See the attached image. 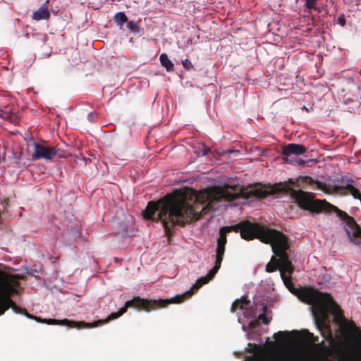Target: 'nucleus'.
<instances>
[{
  "mask_svg": "<svg viewBox=\"0 0 361 361\" xmlns=\"http://www.w3.org/2000/svg\"><path fill=\"white\" fill-rule=\"evenodd\" d=\"M262 192L254 185H230L214 187L197 192L191 188L176 190L157 202H149L145 216L159 221L166 231L175 225H183L192 219H198L201 214L216 200H244L261 196Z\"/></svg>",
  "mask_w": 361,
  "mask_h": 361,
  "instance_id": "f257e3e1",
  "label": "nucleus"
},
{
  "mask_svg": "<svg viewBox=\"0 0 361 361\" xmlns=\"http://www.w3.org/2000/svg\"><path fill=\"white\" fill-rule=\"evenodd\" d=\"M249 346L254 354L246 361H329L324 340L319 343L318 337L306 331L290 346H282L274 341L264 348L255 344Z\"/></svg>",
  "mask_w": 361,
  "mask_h": 361,
  "instance_id": "f03ea898",
  "label": "nucleus"
},
{
  "mask_svg": "<svg viewBox=\"0 0 361 361\" xmlns=\"http://www.w3.org/2000/svg\"><path fill=\"white\" fill-rule=\"evenodd\" d=\"M218 271L219 270H215L214 266L213 269L209 271L207 276L198 279L190 290L186 291L183 294L177 295L171 299L147 300L140 298V297H135L133 299L126 301L123 307L121 308L118 312L111 313L106 319H99L93 323H86L85 322H75L65 319L61 320V324L66 325L72 328H80L81 326L86 328L96 327L99 324H106L110 320L117 319L123 314L126 312L127 308L130 307L141 309L147 312H150L152 310L166 307L169 304L180 303L187 296L192 295V289H198L202 285L207 283L210 280L212 279Z\"/></svg>",
  "mask_w": 361,
  "mask_h": 361,
  "instance_id": "7ed1b4c3",
  "label": "nucleus"
},
{
  "mask_svg": "<svg viewBox=\"0 0 361 361\" xmlns=\"http://www.w3.org/2000/svg\"><path fill=\"white\" fill-rule=\"evenodd\" d=\"M291 195L298 205L311 212H320L323 211L334 212L344 221V228L351 242L359 245L361 243V228L345 212L329 204L324 200H312L307 193L301 190H292Z\"/></svg>",
  "mask_w": 361,
  "mask_h": 361,
  "instance_id": "20e7f679",
  "label": "nucleus"
},
{
  "mask_svg": "<svg viewBox=\"0 0 361 361\" xmlns=\"http://www.w3.org/2000/svg\"><path fill=\"white\" fill-rule=\"evenodd\" d=\"M245 224H255L249 221L241 222L235 226L222 227L219 231V238L217 240V246L216 250V260H215V270H219L223 260V256L225 252V245L227 242L226 234L231 231L238 232L240 231L242 236L243 225Z\"/></svg>",
  "mask_w": 361,
  "mask_h": 361,
  "instance_id": "39448f33",
  "label": "nucleus"
},
{
  "mask_svg": "<svg viewBox=\"0 0 361 361\" xmlns=\"http://www.w3.org/2000/svg\"><path fill=\"white\" fill-rule=\"evenodd\" d=\"M66 152L58 147H48L37 142L33 144L32 159H44L51 161L55 158H65Z\"/></svg>",
  "mask_w": 361,
  "mask_h": 361,
  "instance_id": "423d86ee",
  "label": "nucleus"
},
{
  "mask_svg": "<svg viewBox=\"0 0 361 361\" xmlns=\"http://www.w3.org/2000/svg\"><path fill=\"white\" fill-rule=\"evenodd\" d=\"M283 160L288 164H297L302 165L306 161L301 159L295 158L294 156L303 154L306 152L305 146L299 144H288L283 147Z\"/></svg>",
  "mask_w": 361,
  "mask_h": 361,
  "instance_id": "0eeeda50",
  "label": "nucleus"
},
{
  "mask_svg": "<svg viewBox=\"0 0 361 361\" xmlns=\"http://www.w3.org/2000/svg\"><path fill=\"white\" fill-rule=\"evenodd\" d=\"M240 310L242 312V314L247 318L249 321V329H252L255 324V315L254 311L250 307V302L245 298H241L240 300H235L231 307L232 312H236L238 310Z\"/></svg>",
  "mask_w": 361,
  "mask_h": 361,
  "instance_id": "6e6552de",
  "label": "nucleus"
},
{
  "mask_svg": "<svg viewBox=\"0 0 361 361\" xmlns=\"http://www.w3.org/2000/svg\"><path fill=\"white\" fill-rule=\"evenodd\" d=\"M49 3V0L46 1L38 10L32 13V18L35 20H47L49 18V12L48 11L47 4Z\"/></svg>",
  "mask_w": 361,
  "mask_h": 361,
  "instance_id": "1a4fd4ad",
  "label": "nucleus"
},
{
  "mask_svg": "<svg viewBox=\"0 0 361 361\" xmlns=\"http://www.w3.org/2000/svg\"><path fill=\"white\" fill-rule=\"evenodd\" d=\"M161 65L166 68L167 71H171L173 69V63L169 59L166 54H161L159 57Z\"/></svg>",
  "mask_w": 361,
  "mask_h": 361,
  "instance_id": "9d476101",
  "label": "nucleus"
},
{
  "mask_svg": "<svg viewBox=\"0 0 361 361\" xmlns=\"http://www.w3.org/2000/svg\"><path fill=\"white\" fill-rule=\"evenodd\" d=\"M114 20L115 23L120 27H121L123 23H128V18L123 12L116 13L114 16Z\"/></svg>",
  "mask_w": 361,
  "mask_h": 361,
  "instance_id": "9b49d317",
  "label": "nucleus"
},
{
  "mask_svg": "<svg viewBox=\"0 0 361 361\" xmlns=\"http://www.w3.org/2000/svg\"><path fill=\"white\" fill-rule=\"evenodd\" d=\"M12 117H13V114H11V112L9 110L0 109V118H1L4 119L5 121H10L11 122H12Z\"/></svg>",
  "mask_w": 361,
  "mask_h": 361,
  "instance_id": "f8f14e48",
  "label": "nucleus"
},
{
  "mask_svg": "<svg viewBox=\"0 0 361 361\" xmlns=\"http://www.w3.org/2000/svg\"><path fill=\"white\" fill-rule=\"evenodd\" d=\"M127 27L128 30L133 32V33H137L140 31V27L138 24L136 22L134 21H129L127 23Z\"/></svg>",
  "mask_w": 361,
  "mask_h": 361,
  "instance_id": "ddd939ff",
  "label": "nucleus"
},
{
  "mask_svg": "<svg viewBox=\"0 0 361 361\" xmlns=\"http://www.w3.org/2000/svg\"><path fill=\"white\" fill-rule=\"evenodd\" d=\"M348 190L356 199H361V194L360 191L352 185L348 187Z\"/></svg>",
  "mask_w": 361,
  "mask_h": 361,
  "instance_id": "4468645a",
  "label": "nucleus"
},
{
  "mask_svg": "<svg viewBox=\"0 0 361 361\" xmlns=\"http://www.w3.org/2000/svg\"><path fill=\"white\" fill-rule=\"evenodd\" d=\"M274 338L278 341H282L286 338V334L283 331H279L274 334Z\"/></svg>",
  "mask_w": 361,
  "mask_h": 361,
  "instance_id": "2eb2a0df",
  "label": "nucleus"
},
{
  "mask_svg": "<svg viewBox=\"0 0 361 361\" xmlns=\"http://www.w3.org/2000/svg\"><path fill=\"white\" fill-rule=\"evenodd\" d=\"M258 319L262 321L265 324H268L270 322L269 319L264 314H260L258 316Z\"/></svg>",
  "mask_w": 361,
  "mask_h": 361,
  "instance_id": "dca6fc26",
  "label": "nucleus"
},
{
  "mask_svg": "<svg viewBox=\"0 0 361 361\" xmlns=\"http://www.w3.org/2000/svg\"><path fill=\"white\" fill-rule=\"evenodd\" d=\"M316 0H305V6L308 8H315Z\"/></svg>",
  "mask_w": 361,
  "mask_h": 361,
  "instance_id": "f3484780",
  "label": "nucleus"
},
{
  "mask_svg": "<svg viewBox=\"0 0 361 361\" xmlns=\"http://www.w3.org/2000/svg\"><path fill=\"white\" fill-rule=\"evenodd\" d=\"M238 321L240 323H242L243 322V319L241 318V313L240 312H238Z\"/></svg>",
  "mask_w": 361,
  "mask_h": 361,
  "instance_id": "a211bd4d",
  "label": "nucleus"
},
{
  "mask_svg": "<svg viewBox=\"0 0 361 361\" xmlns=\"http://www.w3.org/2000/svg\"><path fill=\"white\" fill-rule=\"evenodd\" d=\"M339 20V23H341V25H344V23L342 22V20H341V18L338 19Z\"/></svg>",
  "mask_w": 361,
  "mask_h": 361,
  "instance_id": "6ab92c4d",
  "label": "nucleus"
},
{
  "mask_svg": "<svg viewBox=\"0 0 361 361\" xmlns=\"http://www.w3.org/2000/svg\"><path fill=\"white\" fill-rule=\"evenodd\" d=\"M102 5V3H101L99 5H97L95 8H99Z\"/></svg>",
  "mask_w": 361,
  "mask_h": 361,
  "instance_id": "aec40b11",
  "label": "nucleus"
},
{
  "mask_svg": "<svg viewBox=\"0 0 361 361\" xmlns=\"http://www.w3.org/2000/svg\"><path fill=\"white\" fill-rule=\"evenodd\" d=\"M243 329L244 331H246V326H245V324H243Z\"/></svg>",
  "mask_w": 361,
  "mask_h": 361,
  "instance_id": "412c9836",
  "label": "nucleus"
},
{
  "mask_svg": "<svg viewBox=\"0 0 361 361\" xmlns=\"http://www.w3.org/2000/svg\"><path fill=\"white\" fill-rule=\"evenodd\" d=\"M188 60H186V61H185V62L183 63V66H184L185 67H186V63H188Z\"/></svg>",
  "mask_w": 361,
  "mask_h": 361,
  "instance_id": "4be33fe9",
  "label": "nucleus"
},
{
  "mask_svg": "<svg viewBox=\"0 0 361 361\" xmlns=\"http://www.w3.org/2000/svg\"><path fill=\"white\" fill-rule=\"evenodd\" d=\"M303 109H305L306 111H308L307 109H306L305 106H303Z\"/></svg>",
  "mask_w": 361,
  "mask_h": 361,
  "instance_id": "5701e85b",
  "label": "nucleus"
},
{
  "mask_svg": "<svg viewBox=\"0 0 361 361\" xmlns=\"http://www.w3.org/2000/svg\"><path fill=\"white\" fill-rule=\"evenodd\" d=\"M360 73H361V71H360Z\"/></svg>",
  "mask_w": 361,
  "mask_h": 361,
  "instance_id": "b1692460",
  "label": "nucleus"
}]
</instances>
